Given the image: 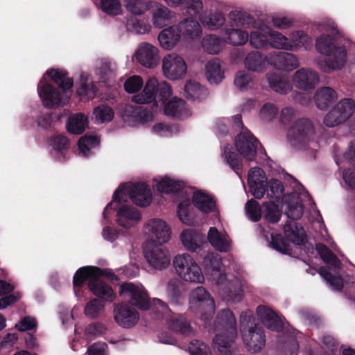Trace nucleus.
Instances as JSON below:
<instances>
[{"instance_id":"423d86ee","label":"nucleus","mask_w":355,"mask_h":355,"mask_svg":"<svg viewBox=\"0 0 355 355\" xmlns=\"http://www.w3.org/2000/svg\"><path fill=\"white\" fill-rule=\"evenodd\" d=\"M131 101L139 105L149 104L150 110L127 104L123 109V116L143 123L151 121L154 117L155 106V77L150 78L146 83L142 92L133 95Z\"/></svg>"},{"instance_id":"b1692460","label":"nucleus","mask_w":355,"mask_h":355,"mask_svg":"<svg viewBox=\"0 0 355 355\" xmlns=\"http://www.w3.org/2000/svg\"><path fill=\"white\" fill-rule=\"evenodd\" d=\"M243 343L248 350L253 353L261 351L266 344V336L263 329L258 325L251 327L241 334Z\"/></svg>"},{"instance_id":"f03ea898","label":"nucleus","mask_w":355,"mask_h":355,"mask_svg":"<svg viewBox=\"0 0 355 355\" xmlns=\"http://www.w3.org/2000/svg\"><path fill=\"white\" fill-rule=\"evenodd\" d=\"M45 75L59 87L62 92L51 83H42L40 81L37 91L44 106L53 109L66 105L72 94L73 79L69 76L66 70L59 69H49Z\"/></svg>"},{"instance_id":"13d9d810","label":"nucleus","mask_w":355,"mask_h":355,"mask_svg":"<svg viewBox=\"0 0 355 355\" xmlns=\"http://www.w3.org/2000/svg\"><path fill=\"white\" fill-rule=\"evenodd\" d=\"M276 202H266L263 204L265 207V218L270 223H277L281 216L279 206Z\"/></svg>"},{"instance_id":"dca6fc26","label":"nucleus","mask_w":355,"mask_h":355,"mask_svg":"<svg viewBox=\"0 0 355 355\" xmlns=\"http://www.w3.org/2000/svg\"><path fill=\"white\" fill-rule=\"evenodd\" d=\"M242 132L235 137V146L239 153L245 159L248 161H252L258 152V148H260V153L263 154L267 157L266 150L262 148L259 141L248 130L241 128Z\"/></svg>"},{"instance_id":"a19ab883","label":"nucleus","mask_w":355,"mask_h":355,"mask_svg":"<svg viewBox=\"0 0 355 355\" xmlns=\"http://www.w3.org/2000/svg\"><path fill=\"white\" fill-rule=\"evenodd\" d=\"M228 19L232 27L250 28L254 26L255 19L246 12L234 10L229 12Z\"/></svg>"},{"instance_id":"f257e3e1","label":"nucleus","mask_w":355,"mask_h":355,"mask_svg":"<svg viewBox=\"0 0 355 355\" xmlns=\"http://www.w3.org/2000/svg\"><path fill=\"white\" fill-rule=\"evenodd\" d=\"M202 266L209 280L220 286L223 298L233 302H240L243 297V284L236 277L227 279L221 257L216 252L207 253Z\"/></svg>"},{"instance_id":"a18cd8bd","label":"nucleus","mask_w":355,"mask_h":355,"mask_svg":"<svg viewBox=\"0 0 355 355\" xmlns=\"http://www.w3.org/2000/svg\"><path fill=\"white\" fill-rule=\"evenodd\" d=\"M87 117L83 113L70 116L67 121V129L72 134L80 135L87 125Z\"/></svg>"},{"instance_id":"f3484780","label":"nucleus","mask_w":355,"mask_h":355,"mask_svg":"<svg viewBox=\"0 0 355 355\" xmlns=\"http://www.w3.org/2000/svg\"><path fill=\"white\" fill-rule=\"evenodd\" d=\"M162 70L166 78L171 80L182 79L187 73L184 60L176 53H169L162 60Z\"/></svg>"},{"instance_id":"a211bd4d","label":"nucleus","mask_w":355,"mask_h":355,"mask_svg":"<svg viewBox=\"0 0 355 355\" xmlns=\"http://www.w3.org/2000/svg\"><path fill=\"white\" fill-rule=\"evenodd\" d=\"M300 187L301 191L299 190L298 193H293L291 196H288L285 198L284 202H286L288 200L291 198H296V202H289L287 205V210L285 213L288 218L293 220L300 219L303 214V208L306 205H315L313 202V200L309 193L304 190V187L300 184Z\"/></svg>"},{"instance_id":"412c9836","label":"nucleus","mask_w":355,"mask_h":355,"mask_svg":"<svg viewBox=\"0 0 355 355\" xmlns=\"http://www.w3.org/2000/svg\"><path fill=\"white\" fill-rule=\"evenodd\" d=\"M143 232L148 236L143 244L145 259L152 269H155V218H151L144 225Z\"/></svg>"},{"instance_id":"9d476101","label":"nucleus","mask_w":355,"mask_h":355,"mask_svg":"<svg viewBox=\"0 0 355 355\" xmlns=\"http://www.w3.org/2000/svg\"><path fill=\"white\" fill-rule=\"evenodd\" d=\"M189 310L199 315L204 325L207 327L208 320L214 315L216 310L215 302L209 293L202 286L192 290L189 297Z\"/></svg>"},{"instance_id":"7c9ffc66","label":"nucleus","mask_w":355,"mask_h":355,"mask_svg":"<svg viewBox=\"0 0 355 355\" xmlns=\"http://www.w3.org/2000/svg\"><path fill=\"white\" fill-rule=\"evenodd\" d=\"M177 28L180 34L187 40H196L202 35V28L194 17H189L182 20Z\"/></svg>"},{"instance_id":"864d4df0","label":"nucleus","mask_w":355,"mask_h":355,"mask_svg":"<svg viewBox=\"0 0 355 355\" xmlns=\"http://www.w3.org/2000/svg\"><path fill=\"white\" fill-rule=\"evenodd\" d=\"M98 89L93 83H87V80H81L80 86L77 89V94L83 101L93 99L97 94Z\"/></svg>"},{"instance_id":"603ef678","label":"nucleus","mask_w":355,"mask_h":355,"mask_svg":"<svg viewBox=\"0 0 355 355\" xmlns=\"http://www.w3.org/2000/svg\"><path fill=\"white\" fill-rule=\"evenodd\" d=\"M182 6V12L183 15L191 17H196L202 15L203 10V3L202 0H184Z\"/></svg>"},{"instance_id":"72a5a7b5","label":"nucleus","mask_w":355,"mask_h":355,"mask_svg":"<svg viewBox=\"0 0 355 355\" xmlns=\"http://www.w3.org/2000/svg\"><path fill=\"white\" fill-rule=\"evenodd\" d=\"M267 80L270 87L281 94H286L293 89L292 83L286 75L277 73L267 74Z\"/></svg>"},{"instance_id":"37998d69","label":"nucleus","mask_w":355,"mask_h":355,"mask_svg":"<svg viewBox=\"0 0 355 355\" xmlns=\"http://www.w3.org/2000/svg\"><path fill=\"white\" fill-rule=\"evenodd\" d=\"M154 46L148 43L141 44L135 53L136 60L146 67H153L155 64Z\"/></svg>"},{"instance_id":"393cba45","label":"nucleus","mask_w":355,"mask_h":355,"mask_svg":"<svg viewBox=\"0 0 355 355\" xmlns=\"http://www.w3.org/2000/svg\"><path fill=\"white\" fill-rule=\"evenodd\" d=\"M218 6V2H213L211 8L200 16L199 20L202 24L211 31L219 29L225 23V15Z\"/></svg>"},{"instance_id":"3c124183","label":"nucleus","mask_w":355,"mask_h":355,"mask_svg":"<svg viewBox=\"0 0 355 355\" xmlns=\"http://www.w3.org/2000/svg\"><path fill=\"white\" fill-rule=\"evenodd\" d=\"M254 31L249 35L250 44L255 49H266L269 45L268 33H267V28L265 30Z\"/></svg>"},{"instance_id":"cd10ccee","label":"nucleus","mask_w":355,"mask_h":355,"mask_svg":"<svg viewBox=\"0 0 355 355\" xmlns=\"http://www.w3.org/2000/svg\"><path fill=\"white\" fill-rule=\"evenodd\" d=\"M164 112L166 115L180 119H187L192 114L185 101L177 97L164 103Z\"/></svg>"},{"instance_id":"7ed1b4c3","label":"nucleus","mask_w":355,"mask_h":355,"mask_svg":"<svg viewBox=\"0 0 355 355\" xmlns=\"http://www.w3.org/2000/svg\"><path fill=\"white\" fill-rule=\"evenodd\" d=\"M349 42L345 39H334L329 35L322 34L315 41V49L318 53L327 57L318 62L319 69L330 73L340 70L347 61V46Z\"/></svg>"},{"instance_id":"79ce46f5","label":"nucleus","mask_w":355,"mask_h":355,"mask_svg":"<svg viewBox=\"0 0 355 355\" xmlns=\"http://www.w3.org/2000/svg\"><path fill=\"white\" fill-rule=\"evenodd\" d=\"M181 34L177 26H172L164 29L158 36L160 45L165 49H173L179 42Z\"/></svg>"},{"instance_id":"9b49d317","label":"nucleus","mask_w":355,"mask_h":355,"mask_svg":"<svg viewBox=\"0 0 355 355\" xmlns=\"http://www.w3.org/2000/svg\"><path fill=\"white\" fill-rule=\"evenodd\" d=\"M316 250L324 262L331 264L334 268L321 267L318 271L320 276L326 280L332 289L340 291L343 286V279L338 274L340 261L324 245L318 243L315 245Z\"/></svg>"},{"instance_id":"6ab92c4d","label":"nucleus","mask_w":355,"mask_h":355,"mask_svg":"<svg viewBox=\"0 0 355 355\" xmlns=\"http://www.w3.org/2000/svg\"><path fill=\"white\" fill-rule=\"evenodd\" d=\"M121 204L116 206V204H114L112 208H108L106 211L105 217L103 216L104 218H107L109 210L117 209L116 214V222L120 226L124 228H130L135 223L139 222L141 219V214L138 209L132 206L126 205L119 206ZM103 215L104 214H103Z\"/></svg>"},{"instance_id":"a878e982","label":"nucleus","mask_w":355,"mask_h":355,"mask_svg":"<svg viewBox=\"0 0 355 355\" xmlns=\"http://www.w3.org/2000/svg\"><path fill=\"white\" fill-rule=\"evenodd\" d=\"M257 314L260 322L268 329L279 332L284 329V323L280 317L270 307L259 305Z\"/></svg>"},{"instance_id":"c85d7f7f","label":"nucleus","mask_w":355,"mask_h":355,"mask_svg":"<svg viewBox=\"0 0 355 355\" xmlns=\"http://www.w3.org/2000/svg\"><path fill=\"white\" fill-rule=\"evenodd\" d=\"M88 288L98 297L97 299L101 301L112 302L116 298L112 286L103 279H98V277H95L90 284H88Z\"/></svg>"},{"instance_id":"4468645a","label":"nucleus","mask_w":355,"mask_h":355,"mask_svg":"<svg viewBox=\"0 0 355 355\" xmlns=\"http://www.w3.org/2000/svg\"><path fill=\"white\" fill-rule=\"evenodd\" d=\"M120 296L130 304L140 310H148L150 307V297L147 291L141 285L125 282L120 286Z\"/></svg>"},{"instance_id":"6e6d98bb","label":"nucleus","mask_w":355,"mask_h":355,"mask_svg":"<svg viewBox=\"0 0 355 355\" xmlns=\"http://www.w3.org/2000/svg\"><path fill=\"white\" fill-rule=\"evenodd\" d=\"M103 301L100 299L93 298L85 305L84 313L86 316L90 318H96L100 313L104 309Z\"/></svg>"},{"instance_id":"c03bdc74","label":"nucleus","mask_w":355,"mask_h":355,"mask_svg":"<svg viewBox=\"0 0 355 355\" xmlns=\"http://www.w3.org/2000/svg\"><path fill=\"white\" fill-rule=\"evenodd\" d=\"M221 157L223 161L241 178L242 160L233 150L232 146L229 144L224 146Z\"/></svg>"},{"instance_id":"338daca9","label":"nucleus","mask_w":355,"mask_h":355,"mask_svg":"<svg viewBox=\"0 0 355 355\" xmlns=\"http://www.w3.org/2000/svg\"><path fill=\"white\" fill-rule=\"evenodd\" d=\"M190 355H211L208 345L198 340H193L189 345Z\"/></svg>"},{"instance_id":"c9c22d12","label":"nucleus","mask_w":355,"mask_h":355,"mask_svg":"<svg viewBox=\"0 0 355 355\" xmlns=\"http://www.w3.org/2000/svg\"><path fill=\"white\" fill-rule=\"evenodd\" d=\"M289 51L307 50L312 44L311 37L304 31L297 30L289 35Z\"/></svg>"},{"instance_id":"052dcab7","label":"nucleus","mask_w":355,"mask_h":355,"mask_svg":"<svg viewBox=\"0 0 355 355\" xmlns=\"http://www.w3.org/2000/svg\"><path fill=\"white\" fill-rule=\"evenodd\" d=\"M127 28L137 33L144 34L150 31L151 26L144 20L132 18L128 21Z\"/></svg>"},{"instance_id":"0eeeda50","label":"nucleus","mask_w":355,"mask_h":355,"mask_svg":"<svg viewBox=\"0 0 355 355\" xmlns=\"http://www.w3.org/2000/svg\"><path fill=\"white\" fill-rule=\"evenodd\" d=\"M248 183L250 192L257 199H261L266 193L270 202H284V187L282 182L272 179L268 183L263 171L259 167L252 168L248 173Z\"/></svg>"},{"instance_id":"0e129e2a","label":"nucleus","mask_w":355,"mask_h":355,"mask_svg":"<svg viewBox=\"0 0 355 355\" xmlns=\"http://www.w3.org/2000/svg\"><path fill=\"white\" fill-rule=\"evenodd\" d=\"M239 323L241 334L247 331L251 327H254L256 324L252 311L248 309L243 311L240 315Z\"/></svg>"},{"instance_id":"bf43d9fd","label":"nucleus","mask_w":355,"mask_h":355,"mask_svg":"<svg viewBox=\"0 0 355 355\" xmlns=\"http://www.w3.org/2000/svg\"><path fill=\"white\" fill-rule=\"evenodd\" d=\"M248 217L254 222L259 221L261 218V210L259 202L254 199L248 200L245 205Z\"/></svg>"},{"instance_id":"69168bd1","label":"nucleus","mask_w":355,"mask_h":355,"mask_svg":"<svg viewBox=\"0 0 355 355\" xmlns=\"http://www.w3.org/2000/svg\"><path fill=\"white\" fill-rule=\"evenodd\" d=\"M93 113L101 123L112 121L114 115L112 108L106 105L98 106L94 110Z\"/></svg>"},{"instance_id":"ddd939ff","label":"nucleus","mask_w":355,"mask_h":355,"mask_svg":"<svg viewBox=\"0 0 355 355\" xmlns=\"http://www.w3.org/2000/svg\"><path fill=\"white\" fill-rule=\"evenodd\" d=\"M156 302L157 321L164 320L169 329L181 334L189 336L194 334L195 330L184 315L172 313L168 306L159 299L157 298Z\"/></svg>"},{"instance_id":"774afa93","label":"nucleus","mask_w":355,"mask_h":355,"mask_svg":"<svg viewBox=\"0 0 355 355\" xmlns=\"http://www.w3.org/2000/svg\"><path fill=\"white\" fill-rule=\"evenodd\" d=\"M143 84L141 77L133 76L128 78L124 83V89L129 94H135L141 89Z\"/></svg>"},{"instance_id":"f8f14e48","label":"nucleus","mask_w":355,"mask_h":355,"mask_svg":"<svg viewBox=\"0 0 355 355\" xmlns=\"http://www.w3.org/2000/svg\"><path fill=\"white\" fill-rule=\"evenodd\" d=\"M173 263L175 272L184 282L196 284L205 282L200 267L190 254L183 253L176 255Z\"/></svg>"},{"instance_id":"e2e57ef3","label":"nucleus","mask_w":355,"mask_h":355,"mask_svg":"<svg viewBox=\"0 0 355 355\" xmlns=\"http://www.w3.org/2000/svg\"><path fill=\"white\" fill-rule=\"evenodd\" d=\"M279 114L278 107L273 103H265L261 108L260 117L264 121H271L275 119Z\"/></svg>"},{"instance_id":"473e14b6","label":"nucleus","mask_w":355,"mask_h":355,"mask_svg":"<svg viewBox=\"0 0 355 355\" xmlns=\"http://www.w3.org/2000/svg\"><path fill=\"white\" fill-rule=\"evenodd\" d=\"M101 272V268L97 266H87L80 268L76 271L73 277V287H82L86 281L90 284Z\"/></svg>"},{"instance_id":"e433bc0d","label":"nucleus","mask_w":355,"mask_h":355,"mask_svg":"<svg viewBox=\"0 0 355 355\" xmlns=\"http://www.w3.org/2000/svg\"><path fill=\"white\" fill-rule=\"evenodd\" d=\"M205 75L210 84H219L225 78L222 62L218 58L209 60L205 65Z\"/></svg>"},{"instance_id":"5701e85b","label":"nucleus","mask_w":355,"mask_h":355,"mask_svg":"<svg viewBox=\"0 0 355 355\" xmlns=\"http://www.w3.org/2000/svg\"><path fill=\"white\" fill-rule=\"evenodd\" d=\"M268 64L284 71H292L300 66L297 57L288 52H274L268 58Z\"/></svg>"},{"instance_id":"ea45409f","label":"nucleus","mask_w":355,"mask_h":355,"mask_svg":"<svg viewBox=\"0 0 355 355\" xmlns=\"http://www.w3.org/2000/svg\"><path fill=\"white\" fill-rule=\"evenodd\" d=\"M286 239L293 244L303 245L306 240V234L304 229L294 221L286 223L284 227Z\"/></svg>"},{"instance_id":"4d7b16f0","label":"nucleus","mask_w":355,"mask_h":355,"mask_svg":"<svg viewBox=\"0 0 355 355\" xmlns=\"http://www.w3.org/2000/svg\"><path fill=\"white\" fill-rule=\"evenodd\" d=\"M171 237V230L167 223L157 219V245L167 243Z\"/></svg>"},{"instance_id":"09e8293b","label":"nucleus","mask_w":355,"mask_h":355,"mask_svg":"<svg viewBox=\"0 0 355 355\" xmlns=\"http://www.w3.org/2000/svg\"><path fill=\"white\" fill-rule=\"evenodd\" d=\"M270 46L276 49L289 51V39L282 33L267 28Z\"/></svg>"},{"instance_id":"f704fd0d","label":"nucleus","mask_w":355,"mask_h":355,"mask_svg":"<svg viewBox=\"0 0 355 355\" xmlns=\"http://www.w3.org/2000/svg\"><path fill=\"white\" fill-rule=\"evenodd\" d=\"M221 35L224 42L232 46H243L249 39L247 31L232 27L223 28L221 31Z\"/></svg>"},{"instance_id":"2eb2a0df","label":"nucleus","mask_w":355,"mask_h":355,"mask_svg":"<svg viewBox=\"0 0 355 355\" xmlns=\"http://www.w3.org/2000/svg\"><path fill=\"white\" fill-rule=\"evenodd\" d=\"M355 112V101L350 98L341 99L324 116L323 122L329 128L347 121Z\"/></svg>"},{"instance_id":"2f4dec72","label":"nucleus","mask_w":355,"mask_h":355,"mask_svg":"<svg viewBox=\"0 0 355 355\" xmlns=\"http://www.w3.org/2000/svg\"><path fill=\"white\" fill-rule=\"evenodd\" d=\"M268 58L263 53L257 51H252L249 52L243 61L245 67L252 72H262L266 69L268 63Z\"/></svg>"},{"instance_id":"20e7f679","label":"nucleus","mask_w":355,"mask_h":355,"mask_svg":"<svg viewBox=\"0 0 355 355\" xmlns=\"http://www.w3.org/2000/svg\"><path fill=\"white\" fill-rule=\"evenodd\" d=\"M213 315L208 320L205 328L209 331L217 332L213 342L221 355H232V344L237 337L236 320L229 309L220 310L213 324H211Z\"/></svg>"},{"instance_id":"bb28decb","label":"nucleus","mask_w":355,"mask_h":355,"mask_svg":"<svg viewBox=\"0 0 355 355\" xmlns=\"http://www.w3.org/2000/svg\"><path fill=\"white\" fill-rule=\"evenodd\" d=\"M207 239L210 245L218 252H227L231 249L232 241L224 230L219 231L215 227H210L207 234Z\"/></svg>"},{"instance_id":"6e6552de","label":"nucleus","mask_w":355,"mask_h":355,"mask_svg":"<svg viewBox=\"0 0 355 355\" xmlns=\"http://www.w3.org/2000/svg\"><path fill=\"white\" fill-rule=\"evenodd\" d=\"M157 191L165 193H177L180 201L177 208L179 219L188 225H192L194 223L195 220L191 213V188L186 187L182 182L164 177L158 182H157Z\"/></svg>"},{"instance_id":"c756f323","label":"nucleus","mask_w":355,"mask_h":355,"mask_svg":"<svg viewBox=\"0 0 355 355\" xmlns=\"http://www.w3.org/2000/svg\"><path fill=\"white\" fill-rule=\"evenodd\" d=\"M193 205L203 213L213 212L216 210V201L214 198L202 190L193 191L191 189Z\"/></svg>"},{"instance_id":"4be33fe9","label":"nucleus","mask_w":355,"mask_h":355,"mask_svg":"<svg viewBox=\"0 0 355 355\" xmlns=\"http://www.w3.org/2000/svg\"><path fill=\"white\" fill-rule=\"evenodd\" d=\"M116 322L123 328H131L138 322L139 314L137 310L126 304H117L114 310Z\"/></svg>"},{"instance_id":"49530a36","label":"nucleus","mask_w":355,"mask_h":355,"mask_svg":"<svg viewBox=\"0 0 355 355\" xmlns=\"http://www.w3.org/2000/svg\"><path fill=\"white\" fill-rule=\"evenodd\" d=\"M232 124L233 128L236 130H239L243 128V123L241 121V116L236 114L230 118H220L216 121V129L220 135H226L228 133V125Z\"/></svg>"},{"instance_id":"680f3d73","label":"nucleus","mask_w":355,"mask_h":355,"mask_svg":"<svg viewBox=\"0 0 355 355\" xmlns=\"http://www.w3.org/2000/svg\"><path fill=\"white\" fill-rule=\"evenodd\" d=\"M269 245L272 249L282 254H287L290 251L289 245L287 241L278 234H271V241Z\"/></svg>"},{"instance_id":"5fc2aeb1","label":"nucleus","mask_w":355,"mask_h":355,"mask_svg":"<svg viewBox=\"0 0 355 355\" xmlns=\"http://www.w3.org/2000/svg\"><path fill=\"white\" fill-rule=\"evenodd\" d=\"M253 79L252 75L245 71H238L234 78V85L241 91H246L251 88Z\"/></svg>"},{"instance_id":"1a4fd4ad","label":"nucleus","mask_w":355,"mask_h":355,"mask_svg":"<svg viewBox=\"0 0 355 355\" xmlns=\"http://www.w3.org/2000/svg\"><path fill=\"white\" fill-rule=\"evenodd\" d=\"M128 196L134 204L141 207L150 205L152 201L150 189L146 183L135 182L130 186L127 184H121L114 192L112 200L105 207L104 216H105L107 209L112 208L114 204L118 206L121 202H127Z\"/></svg>"},{"instance_id":"4c0bfd02","label":"nucleus","mask_w":355,"mask_h":355,"mask_svg":"<svg viewBox=\"0 0 355 355\" xmlns=\"http://www.w3.org/2000/svg\"><path fill=\"white\" fill-rule=\"evenodd\" d=\"M338 99L336 92L330 87H322L315 94V101L320 110L327 109L331 104Z\"/></svg>"},{"instance_id":"58836bf2","label":"nucleus","mask_w":355,"mask_h":355,"mask_svg":"<svg viewBox=\"0 0 355 355\" xmlns=\"http://www.w3.org/2000/svg\"><path fill=\"white\" fill-rule=\"evenodd\" d=\"M184 92L187 99L201 101L209 95L207 89L196 80H189L184 85Z\"/></svg>"},{"instance_id":"aec40b11","label":"nucleus","mask_w":355,"mask_h":355,"mask_svg":"<svg viewBox=\"0 0 355 355\" xmlns=\"http://www.w3.org/2000/svg\"><path fill=\"white\" fill-rule=\"evenodd\" d=\"M293 85L298 89L309 91L313 89L320 82L317 71L309 67H302L295 71L293 76Z\"/></svg>"},{"instance_id":"39448f33","label":"nucleus","mask_w":355,"mask_h":355,"mask_svg":"<svg viewBox=\"0 0 355 355\" xmlns=\"http://www.w3.org/2000/svg\"><path fill=\"white\" fill-rule=\"evenodd\" d=\"M295 110L290 107H284L280 113V121L284 125H289L293 122L288 131V140L291 146L295 148H303L306 146L313 149L317 143L313 139V127L311 121L306 119L295 120Z\"/></svg>"},{"instance_id":"de8ad7c7","label":"nucleus","mask_w":355,"mask_h":355,"mask_svg":"<svg viewBox=\"0 0 355 355\" xmlns=\"http://www.w3.org/2000/svg\"><path fill=\"white\" fill-rule=\"evenodd\" d=\"M180 240L183 246L191 252H196L200 248L199 234L193 230L187 229L182 232Z\"/></svg>"},{"instance_id":"8fccbe9b","label":"nucleus","mask_w":355,"mask_h":355,"mask_svg":"<svg viewBox=\"0 0 355 355\" xmlns=\"http://www.w3.org/2000/svg\"><path fill=\"white\" fill-rule=\"evenodd\" d=\"M201 44L205 51L209 54L214 55L220 51L223 40L216 35L209 34L202 38Z\"/></svg>"}]
</instances>
